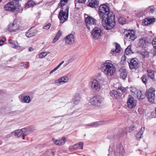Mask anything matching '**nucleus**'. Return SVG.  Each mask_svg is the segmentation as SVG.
<instances>
[{
  "mask_svg": "<svg viewBox=\"0 0 156 156\" xmlns=\"http://www.w3.org/2000/svg\"><path fill=\"white\" fill-rule=\"evenodd\" d=\"M147 76H143L141 78L142 81L144 83L146 84L147 83Z\"/></svg>",
  "mask_w": 156,
  "mask_h": 156,
  "instance_id": "a19ab883",
  "label": "nucleus"
},
{
  "mask_svg": "<svg viewBox=\"0 0 156 156\" xmlns=\"http://www.w3.org/2000/svg\"><path fill=\"white\" fill-rule=\"evenodd\" d=\"M83 143L82 142H80L79 143H76L73 146H71L73 148L74 150L77 149H83Z\"/></svg>",
  "mask_w": 156,
  "mask_h": 156,
  "instance_id": "412c9836",
  "label": "nucleus"
},
{
  "mask_svg": "<svg viewBox=\"0 0 156 156\" xmlns=\"http://www.w3.org/2000/svg\"><path fill=\"white\" fill-rule=\"evenodd\" d=\"M66 44L68 45H71L73 44L75 41L74 35L72 34H69L65 37Z\"/></svg>",
  "mask_w": 156,
  "mask_h": 156,
  "instance_id": "9d476101",
  "label": "nucleus"
},
{
  "mask_svg": "<svg viewBox=\"0 0 156 156\" xmlns=\"http://www.w3.org/2000/svg\"><path fill=\"white\" fill-rule=\"evenodd\" d=\"M90 102L92 105L97 106L98 104V97L95 96L91 98L90 100Z\"/></svg>",
  "mask_w": 156,
  "mask_h": 156,
  "instance_id": "bb28decb",
  "label": "nucleus"
},
{
  "mask_svg": "<svg viewBox=\"0 0 156 156\" xmlns=\"http://www.w3.org/2000/svg\"><path fill=\"white\" fill-rule=\"evenodd\" d=\"M47 55V53L46 52H42L41 53H40L39 56L40 58H42L44 57L45 56H46Z\"/></svg>",
  "mask_w": 156,
  "mask_h": 156,
  "instance_id": "37998d69",
  "label": "nucleus"
},
{
  "mask_svg": "<svg viewBox=\"0 0 156 156\" xmlns=\"http://www.w3.org/2000/svg\"><path fill=\"white\" fill-rule=\"evenodd\" d=\"M120 46L119 44L117 43H115V49H112L111 51V53L114 54L119 53L120 51Z\"/></svg>",
  "mask_w": 156,
  "mask_h": 156,
  "instance_id": "5701e85b",
  "label": "nucleus"
},
{
  "mask_svg": "<svg viewBox=\"0 0 156 156\" xmlns=\"http://www.w3.org/2000/svg\"><path fill=\"white\" fill-rule=\"evenodd\" d=\"M87 5L90 7L97 8L98 0H88L87 2Z\"/></svg>",
  "mask_w": 156,
  "mask_h": 156,
  "instance_id": "2eb2a0df",
  "label": "nucleus"
},
{
  "mask_svg": "<svg viewBox=\"0 0 156 156\" xmlns=\"http://www.w3.org/2000/svg\"><path fill=\"white\" fill-rule=\"evenodd\" d=\"M12 1H11L12 2H14V4H16L18 5V8H19V7L20 6V5L19 3V2L20 1H21L22 0H12Z\"/></svg>",
  "mask_w": 156,
  "mask_h": 156,
  "instance_id": "de8ad7c7",
  "label": "nucleus"
},
{
  "mask_svg": "<svg viewBox=\"0 0 156 156\" xmlns=\"http://www.w3.org/2000/svg\"><path fill=\"white\" fill-rule=\"evenodd\" d=\"M34 49L32 47H30L29 48V51H32Z\"/></svg>",
  "mask_w": 156,
  "mask_h": 156,
  "instance_id": "69168bd1",
  "label": "nucleus"
},
{
  "mask_svg": "<svg viewBox=\"0 0 156 156\" xmlns=\"http://www.w3.org/2000/svg\"><path fill=\"white\" fill-rule=\"evenodd\" d=\"M3 44V42L2 41H0V45L2 46Z\"/></svg>",
  "mask_w": 156,
  "mask_h": 156,
  "instance_id": "0e129e2a",
  "label": "nucleus"
},
{
  "mask_svg": "<svg viewBox=\"0 0 156 156\" xmlns=\"http://www.w3.org/2000/svg\"><path fill=\"white\" fill-rule=\"evenodd\" d=\"M5 38L4 37H3L1 41H2L3 42H4L5 41Z\"/></svg>",
  "mask_w": 156,
  "mask_h": 156,
  "instance_id": "e2e57ef3",
  "label": "nucleus"
},
{
  "mask_svg": "<svg viewBox=\"0 0 156 156\" xmlns=\"http://www.w3.org/2000/svg\"><path fill=\"white\" fill-rule=\"evenodd\" d=\"M51 25V24L50 23H49L47 24H46L45 26H44L43 28V29H45L46 30L48 29Z\"/></svg>",
  "mask_w": 156,
  "mask_h": 156,
  "instance_id": "09e8293b",
  "label": "nucleus"
},
{
  "mask_svg": "<svg viewBox=\"0 0 156 156\" xmlns=\"http://www.w3.org/2000/svg\"><path fill=\"white\" fill-rule=\"evenodd\" d=\"M51 140L55 145L57 146H62L66 143L67 141V139L66 137L63 136L60 139L57 140L55 138H52Z\"/></svg>",
  "mask_w": 156,
  "mask_h": 156,
  "instance_id": "1a4fd4ad",
  "label": "nucleus"
},
{
  "mask_svg": "<svg viewBox=\"0 0 156 156\" xmlns=\"http://www.w3.org/2000/svg\"><path fill=\"white\" fill-rule=\"evenodd\" d=\"M120 78L125 80L127 76V73L125 69H119Z\"/></svg>",
  "mask_w": 156,
  "mask_h": 156,
  "instance_id": "f3484780",
  "label": "nucleus"
},
{
  "mask_svg": "<svg viewBox=\"0 0 156 156\" xmlns=\"http://www.w3.org/2000/svg\"><path fill=\"white\" fill-rule=\"evenodd\" d=\"M23 66L24 67H27L28 66V63L27 62H25L24 63H23Z\"/></svg>",
  "mask_w": 156,
  "mask_h": 156,
  "instance_id": "052dcab7",
  "label": "nucleus"
},
{
  "mask_svg": "<svg viewBox=\"0 0 156 156\" xmlns=\"http://www.w3.org/2000/svg\"><path fill=\"white\" fill-rule=\"evenodd\" d=\"M35 4L34 2L32 0L29 1L27 3V5L29 7H33Z\"/></svg>",
  "mask_w": 156,
  "mask_h": 156,
  "instance_id": "ea45409f",
  "label": "nucleus"
},
{
  "mask_svg": "<svg viewBox=\"0 0 156 156\" xmlns=\"http://www.w3.org/2000/svg\"><path fill=\"white\" fill-rule=\"evenodd\" d=\"M59 38L58 37H57V36H55L54 37L53 40V43H55L56 42L58 39H59Z\"/></svg>",
  "mask_w": 156,
  "mask_h": 156,
  "instance_id": "5fc2aeb1",
  "label": "nucleus"
},
{
  "mask_svg": "<svg viewBox=\"0 0 156 156\" xmlns=\"http://www.w3.org/2000/svg\"><path fill=\"white\" fill-rule=\"evenodd\" d=\"M97 20L88 16L85 18V22L87 27V28L88 30H90L91 28H92V26L96 25L97 24Z\"/></svg>",
  "mask_w": 156,
  "mask_h": 156,
  "instance_id": "39448f33",
  "label": "nucleus"
},
{
  "mask_svg": "<svg viewBox=\"0 0 156 156\" xmlns=\"http://www.w3.org/2000/svg\"><path fill=\"white\" fill-rule=\"evenodd\" d=\"M18 43L17 41H14L12 43V47L14 48H16L18 47Z\"/></svg>",
  "mask_w": 156,
  "mask_h": 156,
  "instance_id": "4c0bfd02",
  "label": "nucleus"
},
{
  "mask_svg": "<svg viewBox=\"0 0 156 156\" xmlns=\"http://www.w3.org/2000/svg\"><path fill=\"white\" fill-rule=\"evenodd\" d=\"M86 0H75V7H76L77 3H84L86 2Z\"/></svg>",
  "mask_w": 156,
  "mask_h": 156,
  "instance_id": "58836bf2",
  "label": "nucleus"
},
{
  "mask_svg": "<svg viewBox=\"0 0 156 156\" xmlns=\"http://www.w3.org/2000/svg\"><path fill=\"white\" fill-rule=\"evenodd\" d=\"M144 129L145 128L144 127L143 128H142L141 130L137 133L136 135V137L138 139H140L141 138Z\"/></svg>",
  "mask_w": 156,
  "mask_h": 156,
  "instance_id": "c756f323",
  "label": "nucleus"
},
{
  "mask_svg": "<svg viewBox=\"0 0 156 156\" xmlns=\"http://www.w3.org/2000/svg\"><path fill=\"white\" fill-rule=\"evenodd\" d=\"M98 125L97 122H93L91 124H86V126H90L91 127H96Z\"/></svg>",
  "mask_w": 156,
  "mask_h": 156,
  "instance_id": "79ce46f5",
  "label": "nucleus"
},
{
  "mask_svg": "<svg viewBox=\"0 0 156 156\" xmlns=\"http://www.w3.org/2000/svg\"><path fill=\"white\" fill-rule=\"evenodd\" d=\"M124 34L127 38L129 37V39L131 41L134 40L136 38L135 31L133 30H126L125 31Z\"/></svg>",
  "mask_w": 156,
  "mask_h": 156,
  "instance_id": "6e6552de",
  "label": "nucleus"
},
{
  "mask_svg": "<svg viewBox=\"0 0 156 156\" xmlns=\"http://www.w3.org/2000/svg\"><path fill=\"white\" fill-rule=\"evenodd\" d=\"M110 94L111 96L115 99L117 98L120 95L119 93L117 91L115 90L112 91Z\"/></svg>",
  "mask_w": 156,
  "mask_h": 156,
  "instance_id": "393cba45",
  "label": "nucleus"
},
{
  "mask_svg": "<svg viewBox=\"0 0 156 156\" xmlns=\"http://www.w3.org/2000/svg\"><path fill=\"white\" fill-rule=\"evenodd\" d=\"M23 131L24 133H27V134H29L34 131V129L31 127H28L23 128Z\"/></svg>",
  "mask_w": 156,
  "mask_h": 156,
  "instance_id": "7c9ffc66",
  "label": "nucleus"
},
{
  "mask_svg": "<svg viewBox=\"0 0 156 156\" xmlns=\"http://www.w3.org/2000/svg\"><path fill=\"white\" fill-rule=\"evenodd\" d=\"M36 34V33L34 31H32L30 29H29L27 32L26 33V35L28 37H31L34 36Z\"/></svg>",
  "mask_w": 156,
  "mask_h": 156,
  "instance_id": "2f4dec72",
  "label": "nucleus"
},
{
  "mask_svg": "<svg viewBox=\"0 0 156 156\" xmlns=\"http://www.w3.org/2000/svg\"><path fill=\"white\" fill-rule=\"evenodd\" d=\"M90 84L92 90L94 92H97L98 89V81L94 79L90 82Z\"/></svg>",
  "mask_w": 156,
  "mask_h": 156,
  "instance_id": "4468645a",
  "label": "nucleus"
},
{
  "mask_svg": "<svg viewBox=\"0 0 156 156\" xmlns=\"http://www.w3.org/2000/svg\"><path fill=\"white\" fill-rule=\"evenodd\" d=\"M140 54L143 56V58H145L148 55V52L144 49H142L140 51Z\"/></svg>",
  "mask_w": 156,
  "mask_h": 156,
  "instance_id": "f704fd0d",
  "label": "nucleus"
},
{
  "mask_svg": "<svg viewBox=\"0 0 156 156\" xmlns=\"http://www.w3.org/2000/svg\"><path fill=\"white\" fill-rule=\"evenodd\" d=\"M147 72L148 73V75L149 77L152 79H153L154 78L155 71L152 69H148L147 70Z\"/></svg>",
  "mask_w": 156,
  "mask_h": 156,
  "instance_id": "c85d7f7f",
  "label": "nucleus"
},
{
  "mask_svg": "<svg viewBox=\"0 0 156 156\" xmlns=\"http://www.w3.org/2000/svg\"><path fill=\"white\" fill-rule=\"evenodd\" d=\"M129 68H137L140 65V62L136 58H131L128 62Z\"/></svg>",
  "mask_w": 156,
  "mask_h": 156,
  "instance_id": "0eeeda50",
  "label": "nucleus"
},
{
  "mask_svg": "<svg viewBox=\"0 0 156 156\" xmlns=\"http://www.w3.org/2000/svg\"><path fill=\"white\" fill-rule=\"evenodd\" d=\"M92 37L93 39L97 40L98 39V27H95L91 32Z\"/></svg>",
  "mask_w": 156,
  "mask_h": 156,
  "instance_id": "6ab92c4d",
  "label": "nucleus"
},
{
  "mask_svg": "<svg viewBox=\"0 0 156 156\" xmlns=\"http://www.w3.org/2000/svg\"><path fill=\"white\" fill-rule=\"evenodd\" d=\"M98 12L104 29L109 30L113 28L116 25L115 16L112 12L110 11L108 6L105 4L101 5L99 7Z\"/></svg>",
  "mask_w": 156,
  "mask_h": 156,
  "instance_id": "f257e3e1",
  "label": "nucleus"
},
{
  "mask_svg": "<svg viewBox=\"0 0 156 156\" xmlns=\"http://www.w3.org/2000/svg\"><path fill=\"white\" fill-rule=\"evenodd\" d=\"M104 80L103 79H101V80H99V82L98 81V86L99 85V89H100L101 88V85H103V84H104Z\"/></svg>",
  "mask_w": 156,
  "mask_h": 156,
  "instance_id": "a18cd8bd",
  "label": "nucleus"
},
{
  "mask_svg": "<svg viewBox=\"0 0 156 156\" xmlns=\"http://www.w3.org/2000/svg\"><path fill=\"white\" fill-rule=\"evenodd\" d=\"M113 152L114 153V154L111 153V155L110 154H108V156H116L119 153L120 155L122 156L124 152L123 146L122 144H120L118 146L116 147L114 149Z\"/></svg>",
  "mask_w": 156,
  "mask_h": 156,
  "instance_id": "423d86ee",
  "label": "nucleus"
},
{
  "mask_svg": "<svg viewBox=\"0 0 156 156\" xmlns=\"http://www.w3.org/2000/svg\"><path fill=\"white\" fill-rule=\"evenodd\" d=\"M57 69H53L50 72V74H51L53 72L56 71Z\"/></svg>",
  "mask_w": 156,
  "mask_h": 156,
  "instance_id": "680f3d73",
  "label": "nucleus"
},
{
  "mask_svg": "<svg viewBox=\"0 0 156 156\" xmlns=\"http://www.w3.org/2000/svg\"><path fill=\"white\" fill-rule=\"evenodd\" d=\"M24 102L26 103H29L30 102L31 99L30 97L28 96H26L23 97Z\"/></svg>",
  "mask_w": 156,
  "mask_h": 156,
  "instance_id": "e433bc0d",
  "label": "nucleus"
},
{
  "mask_svg": "<svg viewBox=\"0 0 156 156\" xmlns=\"http://www.w3.org/2000/svg\"><path fill=\"white\" fill-rule=\"evenodd\" d=\"M68 0H61L60 4H61V9L59 13L58 17L60 20V22L63 23L65 21L67 20L69 16V7L66 6L65 10H63V6L68 2Z\"/></svg>",
  "mask_w": 156,
  "mask_h": 156,
  "instance_id": "f03ea898",
  "label": "nucleus"
},
{
  "mask_svg": "<svg viewBox=\"0 0 156 156\" xmlns=\"http://www.w3.org/2000/svg\"><path fill=\"white\" fill-rule=\"evenodd\" d=\"M118 23L122 25H123L126 23L125 18L122 16H119V18H118Z\"/></svg>",
  "mask_w": 156,
  "mask_h": 156,
  "instance_id": "473e14b6",
  "label": "nucleus"
},
{
  "mask_svg": "<svg viewBox=\"0 0 156 156\" xmlns=\"http://www.w3.org/2000/svg\"><path fill=\"white\" fill-rule=\"evenodd\" d=\"M103 99V98L102 97L98 96V103H99L100 104H101L102 102Z\"/></svg>",
  "mask_w": 156,
  "mask_h": 156,
  "instance_id": "8fccbe9b",
  "label": "nucleus"
},
{
  "mask_svg": "<svg viewBox=\"0 0 156 156\" xmlns=\"http://www.w3.org/2000/svg\"><path fill=\"white\" fill-rule=\"evenodd\" d=\"M81 97L80 94L78 93H76L73 98V100L74 103L76 105L80 101Z\"/></svg>",
  "mask_w": 156,
  "mask_h": 156,
  "instance_id": "b1692460",
  "label": "nucleus"
},
{
  "mask_svg": "<svg viewBox=\"0 0 156 156\" xmlns=\"http://www.w3.org/2000/svg\"><path fill=\"white\" fill-rule=\"evenodd\" d=\"M151 43L154 48L156 50V38L153 39Z\"/></svg>",
  "mask_w": 156,
  "mask_h": 156,
  "instance_id": "49530a36",
  "label": "nucleus"
},
{
  "mask_svg": "<svg viewBox=\"0 0 156 156\" xmlns=\"http://www.w3.org/2000/svg\"><path fill=\"white\" fill-rule=\"evenodd\" d=\"M62 33L61 32V31L59 30L58 32H57V34L55 35L56 36H57V37H58L59 38L60 36L62 35Z\"/></svg>",
  "mask_w": 156,
  "mask_h": 156,
  "instance_id": "864d4df0",
  "label": "nucleus"
},
{
  "mask_svg": "<svg viewBox=\"0 0 156 156\" xmlns=\"http://www.w3.org/2000/svg\"><path fill=\"white\" fill-rule=\"evenodd\" d=\"M132 52L131 49V45H129L125 49V53L126 55H128L129 53Z\"/></svg>",
  "mask_w": 156,
  "mask_h": 156,
  "instance_id": "c9c22d12",
  "label": "nucleus"
},
{
  "mask_svg": "<svg viewBox=\"0 0 156 156\" xmlns=\"http://www.w3.org/2000/svg\"><path fill=\"white\" fill-rule=\"evenodd\" d=\"M151 43V40H148L146 37H142L140 39L138 45L140 47L144 48L146 46V45H147L148 44Z\"/></svg>",
  "mask_w": 156,
  "mask_h": 156,
  "instance_id": "9b49d317",
  "label": "nucleus"
},
{
  "mask_svg": "<svg viewBox=\"0 0 156 156\" xmlns=\"http://www.w3.org/2000/svg\"><path fill=\"white\" fill-rule=\"evenodd\" d=\"M105 122L104 121H98V125L103 124L105 123Z\"/></svg>",
  "mask_w": 156,
  "mask_h": 156,
  "instance_id": "13d9d810",
  "label": "nucleus"
},
{
  "mask_svg": "<svg viewBox=\"0 0 156 156\" xmlns=\"http://www.w3.org/2000/svg\"><path fill=\"white\" fill-rule=\"evenodd\" d=\"M8 29L9 30L12 31H18L19 28L17 26V25L13 23L12 24H10L9 27Z\"/></svg>",
  "mask_w": 156,
  "mask_h": 156,
  "instance_id": "4be33fe9",
  "label": "nucleus"
},
{
  "mask_svg": "<svg viewBox=\"0 0 156 156\" xmlns=\"http://www.w3.org/2000/svg\"><path fill=\"white\" fill-rule=\"evenodd\" d=\"M98 37L100 36H101L102 35V34H103L102 33V30H101V29L100 28H98Z\"/></svg>",
  "mask_w": 156,
  "mask_h": 156,
  "instance_id": "3c124183",
  "label": "nucleus"
},
{
  "mask_svg": "<svg viewBox=\"0 0 156 156\" xmlns=\"http://www.w3.org/2000/svg\"><path fill=\"white\" fill-rule=\"evenodd\" d=\"M13 133H14V131L12 132L11 133L7 135V137L9 138L11 137L12 136V134Z\"/></svg>",
  "mask_w": 156,
  "mask_h": 156,
  "instance_id": "bf43d9fd",
  "label": "nucleus"
},
{
  "mask_svg": "<svg viewBox=\"0 0 156 156\" xmlns=\"http://www.w3.org/2000/svg\"><path fill=\"white\" fill-rule=\"evenodd\" d=\"M155 90L153 88H150L146 92V96L148 101L151 103H154L155 98Z\"/></svg>",
  "mask_w": 156,
  "mask_h": 156,
  "instance_id": "20e7f679",
  "label": "nucleus"
},
{
  "mask_svg": "<svg viewBox=\"0 0 156 156\" xmlns=\"http://www.w3.org/2000/svg\"><path fill=\"white\" fill-rule=\"evenodd\" d=\"M119 90L122 92H124L126 90V89L123 87H120L119 88Z\"/></svg>",
  "mask_w": 156,
  "mask_h": 156,
  "instance_id": "6e6d98bb",
  "label": "nucleus"
},
{
  "mask_svg": "<svg viewBox=\"0 0 156 156\" xmlns=\"http://www.w3.org/2000/svg\"><path fill=\"white\" fill-rule=\"evenodd\" d=\"M155 9L156 8L154 6H151L147 7L145 9V12L152 13L154 12Z\"/></svg>",
  "mask_w": 156,
  "mask_h": 156,
  "instance_id": "cd10ccee",
  "label": "nucleus"
},
{
  "mask_svg": "<svg viewBox=\"0 0 156 156\" xmlns=\"http://www.w3.org/2000/svg\"><path fill=\"white\" fill-rule=\"evenodd\" d=\"M24 133L23 131V129H18L14 131V135L17 137H19Z\"/></svg>",
  "mask_w": 156,
  "mask_h": 156,
  "instance_id": "a878e982",
  "label": "nucleus"
},
{
  "mask_svg": "<svg viewBox=\"0 0 156 156\" xmlns=\"http://www.w3.org/2000/svg\"><path fill=\"white\" fill-rule=\"evenodd\" d=\"M137 97L139 99H142L145 98V95L143 94L141 91H139L137 93Z\"/></svg>",
  "mask_w": 156,
  "mask_h": 156,
  "instance_id": "72a5a7b5",
  "label": "nucleus"
},
{
  "mask_svg": "<svg viewBox=\"0 0 156 156\" xmlns=\"http://www.w3.org/2000/svg\"><path fill=\"white\" fill-rule=\"evenodd\" d=\"M14 2H10L4 6V9L5 10L11 11L12 12H16V11H18L19 8H18V4H14Z\"/></svg>",
  "mask_w": 156,
  "mask_h": 156,
  "instance_id": "7ed1b4c3",
  "label": "nucleus"
},
{
  "mask_svg": "<svg viewBox=\"0 0 156 156\" xmlns=\"http://www.w3.org/2000/svg\"><path fill=\"white\" fill-rule=\"evenodd\" d=\"M64 63V61H62L57 67L55 68H59Z\"/></svg>",
  "mask_w": 156,
  "mask_h": 156,
  "instance_id": "4d7b16f0",
  "label": "nucleus"
},
{
  "mask_svg": "<svg viewBox=\"0 0 156 156\" xmlns=\"http://www.w3.org/2000/svg\"><path fill=\"white\" fill-rule=\"evenodd\" d=\"M155 20L154 18L152 19L146 18L144 20L143 23H144L145 25H148L154 22Z\"/></svg>",
  "mask_w": 156,
  "mask_h": 156,
  "instance_id": "aec40b11",
  "label": "nucleus"
},
{
  "mask_svg": "<svg viewBox=\"0 0 156 156\" xmlns=\"http://www.w3.org/2000/svg\"><path fill=\"white\" fill-rule=\"evenodd\" d=\"M69 80V78L68 77L63 76L59 78L58 80H56L55 83H56L58 85H59L67 82Z\"/></svg>",
  "mask_w": 156,
  "mask_h": 156,
  "instance_id": "ddd939ff",
  "label": "nucleus"
},
{
  "mask_svg": "<svg viewBox=\"0 0 156 156\" xmlns=\"http://www.w3.org/2000/svg\"><path fill=\"white\" fill-rule=\"evenodd\" d=\"M12 40L11 39H9V43H11L12 44Z\"/></svg>",
  "mask_w": 156,
  "mask_h": 156,
  "instance_id": "774afa93",
  "label": "nucleus"
},
{
  "mask_svg": "<svg viewBox=\"0 0 156 156\" xmlns=\"http://www.w3.org/2000/svg\"><path fill=\"white\" fill-rule=\"evenodd\" d=\"M136 105V101L134 100V98L131 97L129 98L127 102V106L128 108L132 109L135 107Z\"/></svg>",
  "mask_w": 156,
  "mask_h": 156,
  "instance_id": "f8f14e48",
  "label": "nucleus"
},
{
  "mask_svg": "<svg viewBox=\"0 0 156 156\" xmlns=\"http://www.w3.org/2000/svg\"><path fill=\"white\" fill-rule=\"evenodd\" d=\"M108 61H106L105 63H103V64H101V68H104L105 67V68H115V67L112 64L107 62Z\"/></svg>",
  "mask_w": 156,
  "mask_h": 156,
  "instance_id": "a211bd4d",
  "label": "nucleus"
},
{
  "mask_svg": "<svg viewBox=\"0 0 156 156\" xmlns=\"http://www.w3.org/2000/svg\"><path fill=\"white\" fill-rule=\"evenodd\" d=\"M129 129L130 130L133 131L136 129V127L134 125H132L129 127Z\"/></svg>",
  "mask_w": 156,
  "mask_h": 156,
  "instance_id": "603ef678",
  "label": "nucleus"
},
{
  "mask_svg": "<svg viewBox=\"0 0 156 156\" xmlns=\"http://www.w3.org/2000/svg\"><path fill=\"white\" fill-rule=\"evenodd\" d=\"M24 133H23L22 135L23 137V139L24 140L25 138V136L24 135Z\"/></svg>",
  "mask_w": 156,
  "mask_h": 156,
  "instance_id": "338daca9",
  "label": "nucleus"
},
{
  "mask_svg": "<svg viewBox=\"0 0 156 156\" xmlns=\"http://www.w3.org/2000/svg\"><path fill=\"white\" fill-rule=\"evenodd\" d=\"M126 56H123L121 58V61L120 62V64L123 65L124 64V62L126 60Z\"/></svg>",
  "mask_w": 156,
  "mask_h": 156,
  "instance_id": "c03bdc74",
  "label": "nucleus"
},
{
  "mask_svg": "<svg viewBox=\"0 0 156 156\" xmlns=\"http://www.w3.org/2000/svg\"><path fill=\"white\" fill-rule=\"evenodd\" d=\"M107 76H111L115 72V69H101Z\"/></svg>",
  "mask_w": 156,
  "mask_h": 156,
  "instance_id": "dca6fc26",
  "label": "nucleus"
}]
</instances>
